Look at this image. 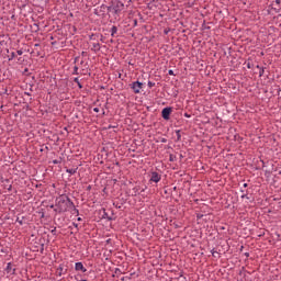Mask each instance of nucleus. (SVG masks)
Wrapping results in <instances>:
<instances>
[{
    "label": "nucleus",
    "instance_id": "f257e3e1",
    "mask_svg": "<svg viewBox=\"0 0 281 281\" xmlns=\"http://www.w3.org/2000/svg\"><path fill=\"white\" fill-rule=\"evenodd\" d=\"M69 207V199H67V196L65 195H60L56 199V203H55V212H67Z\"/></svg>",
    "mask_w": 281,
    "mask_h": 281
},
{
    "label": "nucleus",
    "instance_id": "f03ea898",
    "mask_svg": "<svg viewBox=\"0 0 281 281\" xmlns=\"http://www.w3.org/2000/svg\"><path fill=\"white\" fill-rule=\"evenodd\" d=\"M143 87H144V83H142L139 81H135L132 83V89H133L134 93H140Z\"/></svg>",
    "mask_w": 281,
    "mask_h": 281
},
{
    "label": "nucleus",
    "instance_id": "7ed1b4c3",
    "mask_svg": "<svg viewBox=\"0 0 281 281\" xmlns=\"http://www.w3.org/2000/svg\"><path fill=\"white\" fill-rule=\"evenodd\" d=\"M172 113V109L170 108H165L161 112V115L164 120H170V114Z\"/></svg>",
    "mask_w": 281,
    "mask_h": 281
},
{
    "label": "nucleus",
    "instance_id": "20e7f679",
    "mask_svg": "<svg viewBox=\"0 0 281 281\" xmlns=\"http://www.w3.org/2000/svg\"><path fill=\"white\" fill-rule=\"evenodd\" d=\"M150 181H153L154 183H159L161 181V176L154 171L151 172Z\"/></svg>",
    "mask_w": 281,
    "mask_h": 281
},
{
    "label": "nucleus",
    "instance_id": "39448f33",
    "mask_svg": "<svg viewBox=\"0 0 281 281\" xmlns=\"http://www.w3.org/2000/svg\"><path fill=\"white\" fill-rule=\"evenodd\" d=\"M75 269H76V271H82V273H87V268H85L82 262H76Z\"/></svg>",
    "mask_w": 281,
    "mask_h": 281
},
{
    "label": "nucleus",
    "instance_id": "423d86ee",
    "mask_svg": "<svg viewBox=\"0 0 281 281\" xmlns=\"http://www.w3.org/2000/svg\"><path fill=\"white\" fill-rule=\"evenodd\" d=\"M14 271H15V269L12 267V263L9 262L7 265L5 272L8 273V276H14Z\"/></svg>",
    "mask_w": 281,
    "mask_h": 281
},
{
    "label": "nucleus",
    "instance_id": "0eeeda50",
    "mask_svg": "<svg viewBox=\"0 0 281 281\" xmlns=\"http://www.w3.org/2000/svg\"><path fill=\"white\" fill-rule=\"evenodd\" d=\"M124 10V3L122 1L116 2L115 12H122Z\"/></svg>",
    "mask_w": 281,
    "mask_h": 281
},
{
    "label": "nucleus",
    "instance_id": "6e6552de",
    "mask_svg": "<svg viewBox=\"0 0 281 281\" xmlns=\"http://www.w3.org/2000/svg\"><path fill=\"white\" fill-rule=\"evenodd\" d=\"M57 273L58 276H63V273H65V268L63 267V265H59V267L57 268Z\"/></svg>",
    "mask_w": 281,
    "mask_h": 281
},
{
    "label": "nucleus",
    "instance_id": "1a4fd4ad",
    "mask_svg": "<svg viewBox=\"0 0 281 281\" xmlns=\"http://www.w3.org/2000/svg\"><path fill=\"white\" fill-rule=\"evenodd\" d=\"M246 67H247V69H251V64L248 61V63L246 64Z\"/></svg>",
    "mask_w": 281,
    "mask_h": 281
},
{
    "label": "nucleus",
    "instance_id": "9d476101",
    "mask_svg": "<svg viewBox=\"0 0 281 281\" xmlns=\"http://www.w3.org/2000/svg\"><path fill=\"white\" fill-rule=\"evenodd\" d=\"M93 111H94V113H100V109L99 108H94Z\"/></svg>",
    "mask_w": 281,
    "mask_h": 281
},
{
    "label": "nucleus",
    "instance_id": "9b49d317",
    "mask_svg": "<svg viewBox=\"0 0 281 281\" xmlns=\"http://www.w3.org/2000/svg\"><path fill=\"white\" fill-rule=\"evenodd\" d=\"M18 56H23V50H18Z\"/></svg>",
    "mask_w": 281,
    "mask_h": 281
},
{
    "label": "nucleus",
    "instance_id": "f8f14e48",
    "mask_svg": "<svg viewBox=\"0 0 281 281\" xmlns=\"http://www.w3.org/2000/svg\"><path fill=\"white\" fill-rule=\"evenodd\" d=\"M67 172H69L70 175H74V172H76V170H67Z\"/></svg>",
    "mask_w": 281,
    "mask_h": 281
},
{
    "label": "nucleus",
    "instance_id": "ddd939ff",
    "mask_svg": "<svg viewBox=\"0 0 281 281\" xmlns=\"http://www.w3.org/2000/svg\"><path fill=\"white\" fill-rule=\"evenodd\" d=\"M169 75H170V76H175V72H173V71H169Z\"/></svg>",
    "mask_w": 281,
    "mask_h": 281
},
{
    "label": "nucleus",
    "instance_id": "4468645a",
    "mask_svg": "<svg viewBox=\"0 0 281 281\" xmlns=\"http://www.w3.org/2000/svg\"><path fill=\"white\" fill-rule=\"evenodd\" d=\"M184 117H190V114L186 113V114H184Z\"/></svg>",
    "mask_w": 281,
    "mask_h": 281
},
{
    "label": "nucleus",
    "instance_id": "2eb2a0df",
    "mask_svg": "<svg viewBox=\"0 0 281 281\" xmlns=\"http://www.w3.org/2000/svg\"><path fill=\"white\" fill-rule=\"evenodd\" d=\"M78 87H79L80 89H82V86L80 85V82H78Z\"/></svg>",
    "mask_w": 281,
    "mask_h": 281
},
{
    "label": "nucleus",
    "instance_id": "dca6fc26",
    "mask_svg": "<svg viewBox=\"0 0 281 281\" xmlns=\"http://www.w3.org/2000/svg\"><path fill=\"white\" fill-rule=\"evenodd\" d=\"M112 30H113V32H115L117 29L114 26Z\"/></svg>",
    "mask_w": 281,
    "mask_h": 281
},
{
    "label": "nucleus",
    "instance_id": "f3484780",
    "mask_svg": "<svg viewBox=\"0 0 281 281\" xmlns=\"http://www.w3.org/2000/svg\"><path fill=\"white\" fill-rule=\"evenodd\" d=\"M75 80H76V82H78V78H76Z\"/></svg>",
    "mask_w": 281,
    "mask_h": 281
},
{
    "label": "nucleus",
    "instance_id": "a211bd4d",
    "mask_svg": "<svg viewBox=\"0 0 281 281\" xmlns=\"http://www.w3.org/2000/svg\"><path fill=\"white\" fill-rule=\"evenodd\" d=\"M24 71H27V68H25Z\"/></svg>",
    "mask_w": 281,
    "mask_h": 281
},
{
    "label": "nucleus",
    "instance_id": "6ab92c4d",
    "mask_svg": "<svg viewBox=\"0 0 281 281\" xmlns=\"http://www.w3.org/2000/svg\"><path fill=\"white\" fill-rule=\"evenodd\" d=\"M12 56H14V53H12Z\"/></svg>",
    "mask_w": 281,
    "mask_h": 281
}]
</instances>
